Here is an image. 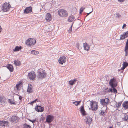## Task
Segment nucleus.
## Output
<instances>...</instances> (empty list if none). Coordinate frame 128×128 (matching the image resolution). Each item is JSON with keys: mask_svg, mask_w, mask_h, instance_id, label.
<instances>
[{"mask_svg": "<svg viewBox=\"0 0 128 128\" xmlns=\"http://www.w3.org/2000/svg\"><path fill=\"white\" fill-rule=\"evenodd\" d=\"M38 74L37 77L39 80H42L44 79L46 77V73L45 71L43 70H38Z\"/></svg>", "mask_w": 128, "mask_h": 128, "instance_id": "nucleus-1", "label": "nucleus"}, {"mask_svg": "<svg viewBox=\"0 0 128 128\" xmlns=\"http://www.w3.org/2000/svg\"><path fill=\"white\" fill-rule=\"evenodd\" d=\"M90 108L92 110L94 111H96L98 108V103L95 101H90Z\"/></svg>", "mask_w": 128, "mask_h": 128, "instance_id": "nucleus-2", "label": "nucleus"}, {"mask_svg": "<svg viewBox=\"0 0 128 128\" xmlns=\"http://www.w3.org/2000/svg\"><path fill=\"white\" fill-rule=\"evenodd\" d=\"M100 104L103 106H107L110 102V100L108 98L102 99L100 100Z\"/></svg>", "mask_w": 128, "mask_h": 128, "instance_id": "nucleus-3", "label": "nucleus"}, {"mask_svg": "<svg viewBox=\"0 0 128 128\" xmlns=\"http://www.w3.org/2000/svg\"><path fill=\"white\" fill-rule=\"evenodd\" d=\"M54 116L52 115H49L47 116L46 118V120L45 122H47L50 124V125H52L50 123L52 122L54 120Z\"/></svg>", "mask_w": 128, "mask_h": 128, "instance_id": "nucleus-4", "label": "nucleus"}, {"mask_svg": "<svg viewBox=\"0 0 128 128\" xmlns=\"http://www.w3.org/2000/svg\"><path fill=\"white\" fill-rule=\"evenodd\" d=\"M10 7L11 6L9 3L6 2L2 6V10L4 12H7L9 10Z\"/></svg>", "mask_w": 128, "mask_h": 128, "instance_id": "nucleus-5", "label": "nucleus"}, {"mask_svg": "<svg viewBox=\"0 0 128 128\" xmlns=\"http://www.w3.org/2000/svg\"><path fill=\"white\" fill-rule=\"evenodd\" d=\"M23 84V82L21 81H20L18 82V84H16V87L14 88V90L16 91V90L18 91L17 92L19 94V92L20 91L22 86Z\"/></svg>", "mask_w": 128, "mask_h": 128, "instance_id": "nucleus-6", "label": "nucleus"}, {"mask_svg": "<svg viewBox=\"0 0 128 128\" xmlns=\"http://www.w3.org/2000/svg\"><path fill=\"white\" fill-rule=\"evenodd\" d=\"M35 110L36 112H43L44 110V108L39 104L37 105L35 108Z\"/></svg>", "mask_w": 128, "mask_h": 128, "instance_id": "nucleus-7", "label": "nucleus"}, {"mask_svg": "<svg viewBox=\"0 0 128 128\" xmlns=\"http://www.w3.org/2000/svg\"><path fill=\"white\" fill-rule=\"evenodd\" d=\"M58 13L60 16H68L67 12L63 9L60 10L58 12Z\"/></svg>", "mask_w": 128, "mask_h": 128, "instance_id": "nucleus-8", "label": "nucleus"}, {"mask_svg": "<svg viewBox=\"0 0 128 128\" xmlns=\"http://www.w3.org/2000/svg\"><path fill=\"white\" fill-rule=\"evenodd\" d=\"M19 120V118L17 116H13L12 117L10 122L12 123H16L18 122Z\"/></svg>", "mask_w": 128, "mask_h": 128, "instance_id": "nucleus-9", "label": "nucleus"}, {"mask_svg": "<svg viewBox=\"0 0 128 128\" xmlns=\"http://www.w3.org/2000/svg\"><path fill=\"white\" fill-rule=\"evenodd\" d=\"M28 76L31 80H34L36 78L35 73L34 72H30L28 73Z\"/></svg>", "mask_w": 128, "mask_h": 128, "instance_id": "nucleus-10", "label": "nucleus"}, {"mask_svg": "<svg viewBox=\"0 0 128 128\" xmlns=\"http://www.w3.org/2000/svg\"><path fill=\"white\" fill-rule=\"evenodd\" d=\"M66 61V58L64 56H61L59 58L58 62L59 63L61 64H63L65 63Z\"/></svg>", "mask_w": 128, "mask_h": 128, "instance_id": "nucleus-11", "label": "nucleus"}, {"mask_svg": "<svg viewBox=\"0 0 128 128\" xmlns=\"http://www.w3.org/2000/svg\"><path fill=\"white\" fill-rule=\"evenodd\" d=\"M116 86H112V87L110 88H109L107 90L108 93L113 92L114 93H116L117 92V91L116 89L114 88L115 87H116Z\"/></svg>", "mask_w": 128, "mask_h": 128, "instance_id": "nucleus-12", "label": "nucleus"}, {"mask_svg": "<svg viewBox=\"0 0 128 128\" xmlns=\"http://www.w3.org/2000/svg\"><path fill=\"white\" fill-rule=\"evenodd\" d=\"M116 78H111L109 82V85L111 87H112V86H116V85L115 84V83L116 82Z\"/></svg>", "mask_w": 128, "mask_h": 128, "instance_id": "nucleus-13", "label": "nucleus"}, {"mask_svg": "<svg viewBox=\"0 0 128 128\" xmlns=\"http://www.w3.org/2000/svg\"><path fill=\"white\" fill-rule=\"evenodd\" d=\"M80 111L82 116H85L87 115L86 112L85 110L84 107V104L82 106H81L80 108Z\"/></svg>", "mask_w": 128, "mask_h": 128, "instance_id": "nucleus-14", "label": "nucleus"}, {"mask_svg": "<svg viewBox=\"0 0 128 128\" xmlns=\"http://www.w3.org/2000/svg\"><path fill=\"white\" fill-rule=\"evenodd\" d=\"M85 121L86 122V124L88 125H90L91 124L92 121V118L89 116H87L86 117V119H84Z\"/></svg>", "mask_w": 128, "mask_h": 128, "instance_id": "nucleus-15", "label": "nucleus"}, {"mask_svg": "<svg viewBox=\"0 0 128 128\" xmlns=\"http://www.w3.org/2000/svg\"><path fill=\"white\" fill-rule=\"evenodd\" d=\"M32 12V8L31 7L26 8L24 10V12L25 14H28Z\"/></svg>", "mask_w": 128, "mask_h": 128, "instance_id": "nucleus-16", "label": "nucleus"}, {"mask_svg": "<svg viewBox=\"0 0 128 128\" xmlns=\"http://www.w3.org/2000/svg\"><path fill=\"white\" fill-rule=\"evenodd\" d=\"M5 67L10 72H13L14 71V68L13 66L11 64H7Z\"/></svg>", "mask_w": 128, "mask_h": 128, "instance_id": "nucleus-17", "label": "nucleus"}, {"mask_svg": "<svg viewBox=\"0 0 128 128\" xmlns=\"http://www.w3.org/2000/svg\"><path fill=\"white\" fill-rule=\"evenodd\" d=\"M33 88L31 84H29L27 92L29 93H32L33 92Z\"/></svg>", "mask_w": 128, "mask_h": 128, "instance_id": "nucleus-18", "label": "nucleus"}, {"mask_svg": "<svg viewBox=\"0 0 128 128\" xmlns=\"http://www.w3.org/2000/svg\"><path fill=\"white\" fill-rule=\"evenodd\" d=\"M6 98L2 97H0V105H4L5 103Z\"/></svg>", "mask_w": 128, "mask_h": 128, "instance_id": "nucleus-19", "label": "nucleus"}, {"mask_svg": "<svg viewBox=\"0 0 128 128\" xmlns=\"http://www.w3.org/2000/svg\"><path fill=\"white\" fill-rule=\"evenodd\" d=\"M77 80L76 79H74V80H72L69 81L68 82L69 85L71 86L72 87L73 85H74L76 82Z\"/></svg>", "mask_w": 128, "mask_h": 128, "instance_id": "nucleus-20", "label": "nucleus"}, {"mask_svg": "<svg viewBox=\"0 0 128 128\" xmlns=\"http://www.w3.org/2000/svg\"><path fill=\"white\" fill-rule=\"evenodd\" d=\"M86 12H87L86 13L87 14L86 16H88L93 12L92 8L91 7L88 8L86 9Z\"/></svg>", "mask_w": 128, "mask_h": 128, "instance_id": "nucleus-21", "label": "nucleus"}, {"mask_svg": "<svg viewBox=\"0 0 128 128\" xmlns=\"http://www.w3.org/2000/svg\"><path fill=\"white\" fill-rule=\"evenodd\" d=\"M84 50L88 51L90 50V47L89 45L86 43L84 44Z\"/></svg>", "mask_w": 128, "mask_h": 128, "instance_id": "nucleus-22", "label": "nucleus"}, {"mask_svg": "<svg viewBox=\"0 0 128 128\" xmlns=\"http://www.w3.org/2000/svg\"><path fill=\"white\" fill-rule=\"evenodd\" d=\"M122 106L124 109H128V101L124 102L122 104Z\"/></svg>", "mask_w": 128, "mask_h": 128, "instance_id": "nucleus-23", "label": "nucleus"}, {"mask_svg": "<svg viewBox=\"0 0 128 128\" xmlns=\"http://www.w3.org/2000/svg\"><path fill=\"white\" fill-rule=\"evenodd\" d=\"M14 64L16 66H20L21 65L20 62L18 60H15L14 61Z\"/></svg>", "mask_w": 128, "mask_h": 128, "instance_id": "nucleus-24", "label": "nucleus"}, {"mask_svg": "<svg viewBox=\"0 0 128 128\" xmlns=\"http://www.w3.org/2000/svg\"><path fill=\"white\" fill-rule=\"evenodd\" d=\"M22 48V47L21 46H17L14 49L13 51L14 52H16L21 50Z\"/></svg>", "mask_w": 128, "mask_h": 128, "instance_id": "nucleus-25", "label": "nucleus"}, {"mask_svg": "<svg viewBox=\"0 0 128 128\" xmlns=\"http://www.w3.org/2000/svg\"><path fill=\"white\" fill-rule=\"evenodd\" d=\"M123 67L121 68V70L124 71L126 68L128 66V63L126 62H124L122 64Z\"/></svg>", "mask_w": 128, "mask_h": 128, "instance_id": "nucleus-26", "label": "nucleus"}, {"mask_svg": "<svg viewBox=\"0 0 128 128\" xmlns=\"http://www.w3.org/2000/svg\"><path fill=\"white\" fill-rule=\"evenodd\" d=\"M124 118H122V120L125 122H128V114H126L124 115Z\"/></svg>", "mask_w": 128, "mask_h": 128, "instance_id": "nucleus-27", "label": "nucleus"}, {"mask_svg": "<svg viewBox=\"0 0 128 128\" xmlns=\"http://www.w3.org/2000/svg\"><path fill=\"white\" fill-rule=\"evenodd\" d=\"M106 113V110H102L101 111L100 113V114L101 116H105Z\"/></svg>", "mask_w": 128, "mask_h": 128, "instance_id": "nucleus-28", "label": "nucleus"}, {"mask_svg": "<svg viewBox=\"0 0 128 128\" xmlns=\"http://www.w3.org/2000/svg\"><path fill=\"white\" fill-rule=\"evenodd\" d=\"M30 53L32 54L38 55L39 54V52L35 50H32L31 52Z\"/></svg>", "mask_w": 128, "mask_h": 128, "instance_id": "nucleus-29", "label": "nucleus"}, {"mask_svg": "<svg viewBox=\"0 0 128 128\" xmlns=\"http://www.w3.org/2000/svg\"><path fill=\"white\" fill-rule=\"evenodd\" d=\"M74 19L75 17L74 16H69L68 21L70 22H71L74 21Z\"/></svg>", "mask_w": 128, "mask_h": 128, "instance_id": "nucleus-30", "label": "nucleus"}, {"mask_svg": "<svg viewBox=\"0 0 128 128\" xmlns=\"http://www.w3.org/2000/svg\"><path fill=\"white\" fill-rule=\"evenodd\" d=\"M116 102V106L118 108H119L121 106L122 102H118L115 101Z\"/></svg>", "mask_w": 128, "mask_h": 128, "instance_id": "nucleus-31", "label": "nucleus"}, {"mask_svg": "<svg viewBox=\"0 0 128 128\" xmlns=\"http://www.w3.org/2000/svg\"><path fill=\"white\" fill-rule=\"evenodd\" d=\"M52 16H45V18L47 22H50L52 20Z\"/></svg>", "mask_w": 128, "mask_h": 128, "instance_id": "nucleus-32", "label": "nucleus"}, {"mask_svg": "<svg viewBox=\"0 0 128 128\" xmlns=\"http://www.w3.org/2000/svg\"><path fill=\"white\" fill-rule=\"evenodd\" d=\"M23 128H32V127L30 125L25 123L23 124Z\"/></svg>", "mask_w": 128, "mask_h": 128, "instance_id": "nucleus-33", "label": "nucleus"}, {"mask_svg": "<svg viewBox=\"0 0 128 128\" xmlns=\"http://www.w3.org/2000/svg\"><path fill=\"white\" fill-rule=\"evenodd\" d=\"M39 100H38V99H36L35 100H34L32 101L31 102L29 103L28 104H30V105H31L32 106L34 104L36 103L37 102H39Z\"/></svg>", "mask_w": 128, "mask_h": 128, "instance_id": "nucleus-34", "label": "nucleus"}, {"mask_svg": "<svg viewBox=\"0 0 128 128\" xmlns=\"http://www.w3.org/2000/svg\"><path fill=\"white\" fill-rule=\"evenodd\" d=\"M126 36L125 35L124 33L122 34L120 36V39L121 40H123L126 38Z\"/></svg>", "mask_w": 128, "mask_h": 128, "instance_id": "nucleus-35", "label": "nucleus"}, {"mask_svg": "<svg viewBox=\"0 0 128 128\" xmlns=\"http://www.w3.org/2000/svg\"><path fill=\"white\" fill-rule=\"evenodd\" d=\"M30 41L32 42V45H34L36 43V40L34 39H32L30 38Z\"/></svg>", "mask_w": 128, "mask_h": 128, "instance_id": "nucleus-36", "label": "nucleus"}, {"mask_svg": "<svg viewBox=\"0 0 128 128\" xmlns=\"http://www.w3.org/2000/svg\"><path fill=\"white\" fill-rule=\"evenodd\" d=\"M8 102L11 105L14 104L15 105L16 104V103L15 102H13L12 100V99H9L8 100Z\"/></svg>", "mask_w": 128, "mask_h": 128, "instance_id": "nucleus-37", "label": "nucleus"}, {"mask_svg": "<svg viewBox=\"0 0 128 128\" xmlns=\"http://www.w3.org/2000/svg\"><path fill=\"white\" fill-rule=\"evenodd\" d=\"M30 38L28 39L26 42V44L28 46L30 45Z\"/></svg>", "mask_w": 128, "mask_h": 128, "instance_id": "nucleus-38", "label": "nucleus"}, {"mask_svg": "<svg viewBox=\"0 0 128 128\" xmlns=\"http://www.w3.org/2000/svg\"><path fill=\"white\" fill-rule=\"evenodd\" d=\"M85 9V8L82 7L80 9V15H82V12Z\"/></svg>", "mask_w": 128, "mask_h": 128, "instance_id": "nucleus-39", "label": "nucleus"}, {"mask_svg": "<svg viewBox=\"0 0 128 128\" xmlns=\"http://www.w3.org/2000/svg\"><path fill=\"white\" fill-rule=\"evenodd\" d=\"M108 89V88L107 87H105L104 88V90H103V92H104L105 93V94H106V93H107V90Z\"/></svg>", "mask_w": 128, "mask_h": 128, "instance_id": "nucleus-40", "label": "nucleus"}, {"mask_svg": "<svg viewBox=\"0 0 128 128\" xmlns=\"http://www.w3.org/2000/svg\"><path fill=\"white\" fill-rule=\"evenodd\" d=\"M74 23V22L72 24L71 26L70 27V28L68 30V32L70 33H71L72 32V28L73 26Z\"/></svg>", "mask_w": 128, "mask_h": 128, "instance_id": "nucleus-41", "label": "nucleus"}, {"mask_svg": "<svg viewBox=\"0 0 128 128\" xmlns=\"http://www.w3.org/2000/svg\"><path fill=\"white\" fill-rule=\"evenodd\" d=\"M81 102V101H77L76 103L75 106H78V105L80 104Z\"/></svg>", "mask_w": 128, "mask_h": 128, "instance_id": "nucleus-42", "label": "nucleus"}, {"mask_svg": "<svg viewBox=\"0 0 128 128\" xmlns=\"http://www.w3.org/2000/svg\"><path fill=\"white\" fill-rule=\"evenodd\" d=\"M46 119V118L45 117H44L42 116L40 118V120L43 122Z\"/></svg>", "mask_w": 128, "mask_h": 128, "instance_id": "nucleus-43", "label": "nucleus"}, {"mask_svg": "<svg viewBox=\"0 0 128 128\" xmlns=\"http://www.w3.org/2000/svg\"><path fill=\"white\" fill-rule=\"evenodd\" d=\"M3 122L4 126H5V125L7 126V125H8L9 124L8 122V121L4 120Z\"/></svg>", "mask_w": 128, "mask_h": 128, "instance_id": "nucleus-44", "label": "nucleus"}, {"mask_svg": "<svg viewBox=\"0 0 128 128\" xmlns=\"http://www.w3.org/2000/svg\"><path fill=\"white\" fill-rule=\"evenodd\" d=\"M124 51L128 52V45H126Z\"/></svg>", "mask_w": 128, "mask_h": 128, "instance_id": "nucleus-45", "label": "nucleus"}, {"mask_svg": "<svg viewBox=\"0 0 128 128\" xmlns=\"http://www.w3.org/2000/svg\"><path fill=\"white\" fill-rule=\"evenodd\" d=\"M0 126H4L3 121H0Z\"/></svg>", "mask_w": 128, "mask_h": 128, "instance_id": "nucleus-46", "label": "nucleus"}, {"mask_svg": "<svg viewBox=\"0 0 128 128\" xmlns=\"http://www.w3.org/2000/svg\"><path fill=\"white\" fill-rule=\"evenodd\" d=\"M126 26H127V25H126V24H124L123 25V26L122 27V28L123 29H125L126 28Z\"/></svg>", "mask_w": 128, "mask_h": 128, "instance_id": "nucleus-47", "label": "nucleus"}, {"mask_svg": "<svg viewBox=\"0 0 128 128\" xmlns=\"http://www.w3.org/2000/svg\"><path fill=\"white\" fill-rule=\"evenodd\" d=\"M125 35L126 36V37H127L128 36V31L126 32H124Z\"/></svg>", "mask_w": 128, "mask_h": 128, "instance_id": "nucleus-48", "label": "nucleus"}, {"mask_svg": "<svg viewBox=\"0 0 128 128\" xmlns=\"http://www.w3.org/2000/svg\"><path fill=\"white\" fill-rule=\"evenodd\" d=\"M19 96V100H21L22 99L23 97L20 96Z\"/></svg>", "mask_w": 128, "mask_h": 128, "instance_id": "nucleus-49", "label": "nucleus"}, {"mask_svg": "<svg viewBox=\"0 0 128 128\" xmlns=\"http://www.w3.org/2000/svg\"><path fill=\"white\" fill-rule=\"evenodd\" d=\"M28 120L30 122H32L33 124H34V121L33 120H32L30 119H28Z\"/></svg>", "mask_w": 128, "mask_h": 128, "instance_id": "nucleus-50", "label": "nucleus"}, {"mask_svg": "<svg viewBox=\"0 0 128 128\" xmlns=\"http://www.w3.org/2000/svg\"><path fill=\"white\" fill-rule=\"evenodd\" d=\"M2 28L1 26H0V33L2 31Z\"/></svg>", "mask_w": 128, "mask_h": 128, "instance_id": "nucleus-51", "label": "nucleus"}, {"mask_svg": "<svg viewBox=\"0 0 128 128\" xmlns=\"http://www.w3.org/2000/svg\"><path fill=\"white\" fill-rule=\"evenodd\" d=\"M125 0H118V1L120 2H124Z\"/></svg>", "mask_w": 128, "mask_h": 128, "instance_id": "nucleus-52", "label": "nucleus"}, {"mask_svg": "<svg viewBox=\"0 0 128 128\" xmlns=\"http://www.w3.org/2000/svg\"><path fill=\"white\" fill-rule=\"evenodd\" d=\"M126 52V56H127L128 55V51H126L125 52Z\"/></svg>", "mask_w": 128, "mask_h": 128, "instance_id": "nucleus-53", "label": "nucleus"}, {"mask_svg": "<svg viewBox=\"0 0 128 128\" xmlns=\"http://www.w3.org/2000/svg\"><path fill=\"white\" fill-rule=\"evenodd\" d=\"M46 16H51L50 14V13H47Z\"/></svg>", "mask_w": 128, "mask_h": 128, "instance_id": "nucleus-54", "label": "nucleus"}, {"mask_svg": "<svg viewBox=\"0 0 128 128\" xmlns=\"http://www.w3.org/2000/svg\"><path fill=\"white\" fill-rule=\"evenodd\" d=\"M31 41H30V45H28V46H32V42H31Z\"/></svg>", "mask_w": 128, "mask_h": 128, "instance_id": "nucleus-55", "label": "nucleus"}, {"mask_svg": "<svg viewBox=\"0 0 128 128\" xmlns=\"http://www.w3.org/2000/svg\"><path fill=\"white\" fill-rule=\"evenodd\" d=\"M126 45H128V39L127 40Z\"/></svg>", "mask_w": 128, "mask_h": 128, "instance_id": "nucleus-56", "label": "nucleus"}, {"mask_svg": "<svg viewBox=\"0 0 128 128\" xmlns=\"http://www.w3.org/2000/svg\"><path fill=\"white\" fill-rule=\"evenodd\" d=\"M33 120L34 121V124L35 123V122H36V119Z\"/></svg>", "mask_w": 128, "mask_h": 128, "instance_id": "nucleus-57", "label": "nucleus"}, {"mask_svg": "<svg viewBox=\"0 0 128 128\" xmlns=\"http://www.w3.org/2000/svg\"><path fill=\"white\" fill-rule=\"evenodd\" d=\"M76 101H75V102H73V104H74L75 105V104H76Z\"/></svg>", "mask_w": 128, "mask_h": 128, "instance_id": "nucleus-58", "label": "nucleus"}, {"mask_svg": "<svg viewBox=\"0 0 128 128\" xmlns=\"http://www.w3.org/2000/svg\"><path fill=\"white\" fill-rule=\"evenodd\" d=\"M78 46H79V45L78 44H77V48H78Z\"/></svg>", "mask_w": 128, "mask_h": 128, "instance_id": "nucleus-59", "label": "nucleus"}, {"mask_svg": "<svg viewBox=\"0 0 128 128\" xmlns=\"http://www.w3.org/2000/svg\"><path fill=\"white\" fill-rule=\"evenodd\" d=\"M109 128H114L112 126H111Z\"/></svg>", "mask_w": 128, "mask_h": 128, "instance_id": "nucleus-60", "label": "nucleus"}, {"mask_svg": "<svg viewBox=\"0 0 128 128\" xmlns=\"http://www.w3.org/2000/svg\"><path fill=\"white\" fill-rule=\"evenodd\" d=\"M82 92H84L85 91H84V90H83L82 89Z\"/></svg>", "mask_w": 128, "mask_h": 128, "instance_id": "nucleus-61", "label": "nucleus"}, {"mask_svg": "<svg viewBox=\"0 0 128 128\" xmlns=\"http://www.w3.org/2000/svg\"><path fill=\"white\" fill-rule=\"evenodd\" d=\"M16 96H19L18 95V94H16Z\"/></svg>", "mask_w": 128, "mask_h": 128, "instance_id": "nucleus-62", "label": "nucleus"}, {"mask_svg": "<svg viewBox=\"0 0 128 128\" xmlns=\"http://www.w3.org/2000/svg\"><path fill=\"white\" fill-rule=\"evenodd\" d=\"M118 18H120V16H117Z\"/></svg>", "mask_w": 128, "mask_h": 128, "instance_id": "nucleus-63", "label": "nucleus"}, {"mask_svg": "<svg viewBox=\"0 0 128 128\" xmlns=\"http://www.w3.org/2000/svg\"><path fill=\"white\" fill-rule=\"evenodd\" d=\"M62 17H66V16H62Z\"/></svg>", "mask_w": 128, "mask_h": 128, "instance_id": "nucleus-64", "label": "nucleus"}]
</instances>
